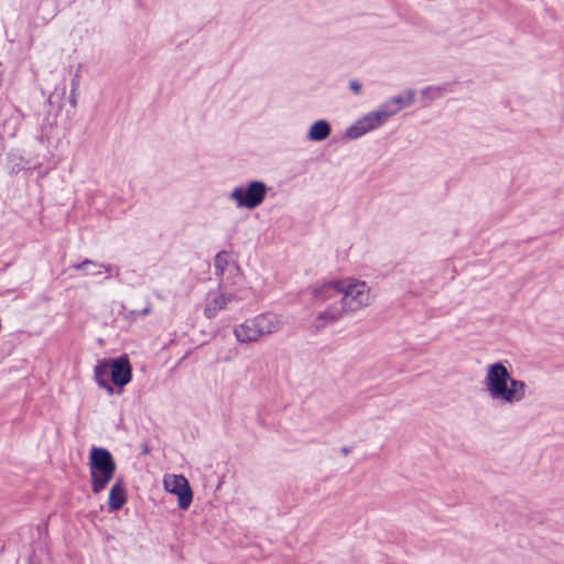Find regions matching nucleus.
<instances>
[{
  "label": "nucleus",
  "instance_id": "2",
  "mask_svg": "<svg viewBox=\"0 0 564 564\" xmlns=\"http://www.w3.org/2000/svg\"><path fill=\"white\" fill-rule=\"evenodd\" d=\"M484 386L490 399L501 404L513 405L525 397V382L513 378L501 361L487 367Z\"/></svg>",
  "mask_w": 564,
  "mask_h": 564
},
{
  "label": "nucleus",
  "instance_id": "18",
  "mask_svg": "<svg viewBox=\"0 0 564 564\" xmlns=\"http://www.w3.org/2000/svg\"><path fill=\"white\" fill-rule=\"evenodd\" d=\"M349 88L356 95H359L361 93V84L356 79H351L349 82Z\"/></svg>",
  "mask_w": 564,
  "mask_h": 564
},
{
  "label": "nucleus",
  "instance_id": "6",
  "mask_svg": "<svg viewBox=\"0 0 564 564\" xmlns=\"http://www.w3.org/2000/svg\"><path fill=\"white\" fill-rule=\"evenodd\" d=\"M268 194V186L262 181H250L246 186H236L229 194L238 208L254 209L260 206Z\"/></svg>",
  "mask_w": 564,
  "mask_h": 564
},
{
  "label": "nucleus",
  "instance_id": "14",
  "mask_svg": "<svg viewBox=\"0 0 564 564\" xmlns=\"http://www.w3.org/2000/svg\"><path fill=\"white\" fill-rule=\"evenodd\" d=\"M393 105L401 111L405 107H410L415 101V91L413 89H406L402 94L390 98Z\"/></svg>",
  "mask_w": 564,
  "mask_h": 564
},
{
  "label": "nucleus",
  "instance_id": "19",
  "mask_svg": "<svg viewBox=\"0 0 564 564\" xmlns=\"http://www.w3.org/2000/svg\"><path fill=\"white\" fill-rule=\"evenodd\" d=\"M78 87H79V73L77 72L72 79L70 90H73V93H76Z\"/></svg>",
  "mask_w": 564,
  "mask_h": 564
},
{
  "label": "nucleus",
  "instance_id": "3",
  "mask_svg": "<svg viewBox=\"0 0 564 564\" xmlns=\"http://www.w3.org/2000/svg\"><path fill=\"white\" fill-rule=\"evenodd\" d=\"M282 322L278 315L272 313L259 314L246 319L234 328V335L239 343L248 344L279 330Z\"/></svg>",
  "mask_w": 564,
  "mask_h": 564
},
{
  "label": "nucleus",
  "instance_id": "13",
  "mask_svg": "<svg viewBox=\"0 0 564 564\" xmlns=\"http://www.w3.org/2000/svg\"><path fill=\"white\" fill-rule=\"evenodd\" d=\"M330 123L327 120L319 119L311 126L307 139L313 142H322L330 135Z\"/></svg>",
  "mask_w": 564,
  "mask_h": 564
},
{
  "label": "nucleus",
  "instance_id": "7",
  "mask_svg": "<svg viewBox=\"0 0 564 564\" xmlns=\"http://www.w3.org/2000/svg\"><path fill=\"white\" fill-rule=\"evenodd\" d=\"M163 485L167 492L177 496V506L181 510L188 509L193 501V490L185 476L166 475Z\"/></svg>",
  "mask_w": 564,
  "mask_h": 564
},
{
  "label": "nucleus",
  "instance_id": "15",
  "mask_svg": "<svg viewBox=\"0 0 564 564\" xmlns=\"http://www.w3.org/2000/svg\"><path fill=\"white\" fill-rule=\"evenodd\" d=\"M449 83H445L440 86H427L422 89V98L427 101H433L440 98L444 93L448 91Z\"/></svg>",
  "mask_w": 564,
  "mask_h": 564
},
{
  "label": "nucleus",
  "instance_id": "11",
  "mask_svg": "<svg viewBox=\"0 0 564 564\" xmlns=\"http://www.w3.org/2000/svg\"><path fill=\"white\" fill-rule=\"evenodd\" d=\"M94 375L99 388L106 390L109 395H112L115 388L108 380V376H110V359L98 362L94 368Z\"/></svg>",
  "mask_w": 564,
  "mask_h": 564
},
{
  "label": "nucleus",
  "instance_id": "8",
  "mask_svg": "<svg viewBox=\"0 0 564 564\" xmlns=\"http://www.w3.org/2000/svg\"><path fill=\"white\" fill-rule=\"evenodd\" d=\"M110 379L113 386L118 387V393L132 379V368L129 358L123 355L115 359H110Z\"/></svg>",
  "mask_w": 564,
  "mask_h": 564
},
{
  "label": "nucleus",
  "instance_id": "22",
  "mask_svg": "<svg viewBox=\"0 0 564 564\" xmlns=\"http://www.w3.org/2000/svg\"><path fill=\"white\" fill-rule=\"evenodd\" d=\"M86 274H91V275H99L100 274V271H96V270H93L91 272H86Z\"/></svg>",
  "mask_w": 564,
  "mask_h": 564
},
{
  "label": "nucleus",
  "instance_id": "21",
  "mask_svg": "<svg viewBox=\"0 0 564 564\" xmlns=\"http://www.w3.org/2000/svg\"><path fill=\"white\" fill-rule=\"evenodd\" d=\"M340 452L343 453V455L347 456L349 453H350V449L346 446L341 447Z\"/></svg>",
  "mask_w": 564,
  "mask_h": 564
},
{
  "label": "nucleus",
  "instance_id": "17",
  "mask_svg": "<svg viewBox=\"0 0 564 564\" xmlns=\"http://www.w3.org/2000/svg\"><path fill=\"white\" fill-rule=\"evenodd\" d=\"M152 312L150 302L147 303V306L141 311L132 310L129 312V317L135 321L139 316H148Z\"/></svg>",
  "mask_w": 564,
  "mask_h": 564
},
{
  "label": "nucleus",
  "instance_id": "1",
  "mask_svg": "<svg viewBox=\"0 0 564 564\" xmlns=\"http://www.w3.org/2000/svg\"><path fill=\"white\" fill-rule=\"evenodd\" d=\"M315 305L325 306L315 318L316 329L339 321L346 313L356 312L369 304V289L364 281L336 280L312 289Z\"/></svg>",
  "mask_w": 564,
  "mask_h": 564
},
{
  "label": "nucleus",
  "instance_id": "10",
  "mask_svg": "<svg viewBox=\"0 0 564 564\" xmlns=\"http://www.w3.org/2000/svg\"><path fill=\"white\" fill-rule=\"evenodd\" d=\"M215 273L219 278V289H226L227 282L224 279L225 272L229 271L232 274L239 275V267L236 263L229 264L228 253L226 251H220L216 254L215 261Z\"/></svg>",
  "mask_w": 564,
  "mask_h": 564
},
{
  "label": "nucleus",
  "instance_id": "16",
  "mask_svg": "<svg viewBox=\"0 0 564 564\" xmlns=\"http://www.w3.org/2000/svg\"><path fill=\"white\" fill-rule=\"evenodd\" d=\"M89 267H99V268H102L105 269V271L107 272H111V271H116L117 273L119 272V267H116V265H112V264H105V263H100L98 264L97 262L90 260V259H85L84 261L79 262V263H75L72 265L73 269L75 270H87Z\"/></svg>",
  "mask_w": 564,
  "mask_h": 564
},
{
  "label": "nucleus",
  "instance_id": "4",
  "mask_svg": "<svg viewBox=\"0 0 564 564\" xmlns=\"http://www.w3.org/2000/svg\"><path fill=\"white\" fill-rule=\"evenodd\" d=\"M89 469L93 492L99 494L112 479L116 462L108 449L94 446L89 453Z\"/></svg>",
  "mask_w": 564,
  "mask_h": 564
},
{
  "label": "nucleus",
  "instance_id": "20",
  "mask_svg": "<svg viewBox=\"0 0 564 564\" xmlns=\"http://www.w3.org/2000/svg\"><path fill=\"white\" fill-rule=\"evenodd\" d=\"M77 91L76 93H73V90H70V95H69V104L72 107H76V102H77Z\"/></svg>",
  "mask_w": 564,
  "mask_h": 564
},
{
  "label": "nucleus",
  "instance_id": "5",
  "mask_svg": "<svg viewBox=\"0 0 564 564\" xmlns=\"http://www.w3.org/2000/svg\"><path fill=\"white\" fill-rule=\"evenodd\" d=\"M398 108L391 99L383 102L377 110L366 113L346 129V137L350 140L358 139L369 131L382 126L390 117L397 115Z\"/></svg>",
  "mask_w": 564,
  "mask_h": 564
},
{
  "label": "nucleus",
  "instance_id": "23",
  "mask_svg": "<svg viewBox=\"0 0 564 564\" xmlns=\"http://www.w3.org/2000/svg\"><path fill=\"white\" fill-rule=\"evenodd\" d=\"M143 453H148V447L147 446L143 448Z\"/></svg>",
  "mask_w": 564,
  "mask_h": 564
},
{
  "label": "nucleus",
  "instance_id": "12",
  "mask_svg": "<svg viewBox=\"0 0 564 564\" xmlns=\"http://www.w3.org/2000/svg\"><path fill=\"white\" fill-rule=\"evenodd\" d=\"M127 502V491L122 479H118L111 487L108 499V507L116 511Z\"/></svg>",
  "mask_w": 564,
  "mask_h": 564
},
{
  "label": "nucleus",
  "instance_id": "9",
  "mask_svg": "<svg viewBox=\"0 0 564 564\" xmlns=\"http://www.w3.org/2000/svg\"><path fill=\"white\" fill-rule=\"evenodd\" d=\"M221 290L223 289L208 293L204 310V314L207 318L216 317L220 311L228 308L231 302H238L240 300L237 295Z\"/></svg>",
  "mask_w": 564,
  "mask_h": 564
}]
</instances>
